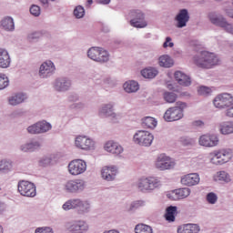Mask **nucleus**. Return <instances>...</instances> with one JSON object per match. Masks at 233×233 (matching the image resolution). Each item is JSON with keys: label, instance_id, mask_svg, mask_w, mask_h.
I'll list each match as a JSON object with an SVG mask.
<instances>
[{"label": "nucleus", "instance_id": "nucleus-1", "mask_svg": "<svg viewBox=\"0 0 233 233\" xmlns=\"http://www.w3.org/2000/svg\"><path fill=\"white\" fill-rule=\"evenodd\" d=\"M193 61L198 68H212L215 65L219 63V58L214 53L208 51H202L199 55H196Z\"/></svg>", "mask_w": 233, "mask_h": 233}, {"label": "nucleus", "instance_id": "nucleus-2", "mask_svg": "<svg viewBox=\"0 0 233 233\" xmlns=\"http://www.w3.org/2000/svg\"><path fill=\"white\" fill-rule=\"evenodd\" d=\"M187 107V103L177 102V106L169 107L164 114V119L167 123H172V121H179L183 119L185 116L183 114L185 108Z\"/></svg>", "mask_w": 233, "mask_h": 233}, {"label": "nucleus", "instance_id": "nucleus-3", "mask_svg": "<svg viewBox=\"0 0 233 233\" xmlns=\"http://www.w3.org/2000/svg\"><path fill=\"white\" fill-rule=\"evenodd\" d=\"M161 181L154 177H142L138 179L137 188L140 192H152L156 188H159Z\"/></svg>", "mask_w": 233, "mask_h": 233}, {"label": "nucleus", "instance_id": "nucleus-4", "mask_svg": "<svg viewBox=\"0 0 233 233\" xmlns=\"http://www.w3.org/2000/svg\"><path fill=\"white\" fill-rule=\"evenodd\" d=\"M87 57L96 63H108L110 61V54L103 47L93 46L87 50Z\"/></svg>", "mask_w": 233, "mask_h": 233}, {"label": "nucleus", "instance_id": "nucleus-5", "mask_svg": "<svg viewBox=\"0 0 233 233\" xmlns=\"http://www.w3.org/2000/svg\"><path fill=\"white\" fill-rule=\"evenodd\" d=\"M208 17L212 25H215V26H219L220 28H223L225 32H228V34H231L233 35V25L228 23L227 21V18L223 16V15H219L217 13H210L208 15Z\"/></svg>", "mask_w": 233, "mask_h": 233}, {"label": "nucleus", "instance_id": "nucleus-6", "mask_svg": "<svg viewBox=\"0 0 233 233\" xmlns=\"http://www.w3.org/2000/svg\"><path fill=\"white\" fill-rule=\"evenodd\" d=\"M64 210H72V208H77L80 214L90 212V203L88 201H83L79 198L67 200L63 206Z\"/></svg>", "mask_w": 233, "mask_h": 233}, {"label": "nucleus", "instance_id": "nucleus-7", "mask_svg": "<svg viewBox=\"0 0 233 233\" xmlns=\"http://www.w3.org/2000/svg\"><path fill=\"white\" fill-rule=\"evenodd\" d=\"M210 163L213 165H225L232 159V150L222 149L220 151H215L209 154Z\"/></svg>", "mask_w": 233, "mask_h": 233}, {"label": "nucleus", "instance_id": "nucleus-8", "mask_svg": "<svg viewBox=\"0 0 233 233\" xmlns=\"http://www.w3.org/2000/svg\"><path fill=\"white\" fill-rule=\"evenodd\" d=\"M133 141L140 147H150L154 141V135L148 131L138 130L135 133Z\"/></svg>", "mask_w": 233, "mask_h": 233}, {"label": "nucleus", "instance_id": "nucleus-9", "mask_svg": "<svg viewBox=\"0 0 233 233\" xmlns=\"http://www.w3.org/2000/svg\"><path fill=\"white\" fill-rule=\"evenodd\" d=\"M64 188L68 194H81L86 188V182L83 179L69 180L66 182Z\"/></svg>", "mask_w": 233, "mask_h": 233}, {"label": "nucleus", "instance_id": "nucleus-10", "mask_svg": "<svg viewBox=\"0 0 233 233\" xmlns=\"http://www.w3.org/2000/svg\"><path fill=\"white\" fill-rule=\"evenodd\" d=\"M213 105L216 108H228L233 105V96L229 93H222L217 96L213 100Z\"/></svg>", "mask_w": 233, "mask_h": 233}, {"label": "nucleus", "instance_id": "nucleus-11", "mask_svg": "<svg viewBox=\"0 0 233 233\" xmlns=\"http://www.w3.org/2000/svg\"><path fill=\"white\" fill-rule=\"evenodd\" d=\"M18 192L21 196L25 198H35L37 192L35 191V185L26 180L18 182Z\"/></svg>", "mask_w": 233, "mask_h": 233}, {"label": "nucleus", "instance_id": "nucleus-12", "mask_svg": "<svg viewBox=\"0 0 233 233\" xmlns=\"http://www.w3.org/2000/svg\"><path fill=\"white\" fill-rule=\"evenodd\" d=\"M50 130H52V124L46 120L36 122L27 127L28 134H46Z\"/></svg>", "mask_w": 233, "mask_h": 233}, {"label": "nucleus", "instance_id": "nucleus-13", "mask_svg": "<svg viewBox=\"0 0 233 233\" xmlns=\"http://www.w3.org/2000/svg\"><path fill=\"white\" fill-rule=\"evenodd\" d=\"M53 88L56 92H68L72 88V79L66 76L57 77L53 82Z\"/></svg>", "mask_w": 233, "mask_h": 233}, {"label": "nucleus", "instance_id": "nucleus-14", "mask_svg": "<svg viewBox=\"0 0 233 233\" xmlns=\"http://www.w3.org/2000/svg\"><path fill=\"white\" fill-rule=\"evenodd\" d=\"M68 171L71 176H79L86 172V162L82 159L72 160L68 165Z\"/></svg>", "mask_w": 233, "mask_h": 233}, {"label": "nucleus", "instance_id": "nucleus-15", "mask_svg": "<svg viewBox=\"0 0 233 233\" xmlns=\"http://www.w3.org/2000/svg\"><path fill=\"white\" fill-rule=\"evenodd\" d=\"M54 72H56L54 62L47 60L40 66L38 75L41 79H46L54 76Z\"/></svg>", "mask_w": 233, "mask_h": 233}, {"label": "nucleus", "instance_id": "nucleus-16", "mask_svg": "<svg viewBox=\"0 0 233 233\" xmlns=\"http://www.w3.org/2000/svg\"><path fill=\"white\" fill-rule=\"evenodd\" d=\"M75 145L77 148H81V150H94L96 148V142L85 136H78L76 138Z\"/></svg>", "mask_w": 233, "mask_h": 233}, {"label": "nucleus", "instance_id": "nucleus-17", "mask_svg": "<svg viewBox=\"0 0 233 233\" xmlns=\"http://www.w3.org/2000/svg\"><path fill=\"white\" fill-rule=\"evenodd\" d=\"M156 167L158 170H170L176 167V163L165 154H161L157 157Z\"/></svg>", "mask_w": 233, "mask_h": 233}, {"label": "nucleus", "instance_id": "nucleus-18", "mask_svg": "<svg viewBox=\"0 0 233 233\" xmlns=\"http://www.w3.org/2000/svg\"><path fill=\"white\" fill-rule=\"evenodd\" d=\"M68 232L84 233L88 230V224L83 220H75L66 224Z\"/></svg>", "mask_w": 233, "mask_h": 233}, {"label": "nucleus", "instance_id": "nucleus-19", "mask_svg": "<svg viewBox=\"0 0 233 233\" xmlns=\"http://www.w3.org/2000/svg\"><path fill=\"white\" fill-rule=\"evenodd\" d=\"M175 21L177 22V28H185V26H187V23L190 21L188 9H180L175 16Z\"/></svg>", "mask_w": 233, "mask_h": 233}, {"label": "nucleus", "instance_id": "nucleus-20", "mask_svg": "<svg viewBox=\"0 0 233 233\" xmlns=\"http://www.w3.org/2000/svg\"><path fill=\"white\" fill-rule=\"evenodd\" d=\"M199 145L201 147H218V143H219V138L218 135H202L198 140Z\"/></svg>", "mask_w": 233, "mask_h": 233}, {"label": "nucleus", "instance_id": "nucleus-21", "mask_svg": "<svg viewBox=\"0 0 233 233\" xmlns=\"http://www.w3.org/2000/svg\"><path fill=\"white\" fill-rule=\"evenodd\" d=\"M101 176L105 181H115L117 176V167L115 166H106L101 170Z\"/></svg>", "mask_w": 233, "mask_h": 233}, {"label": "nucleus", "instance_id": "nucleus-22", "mask_svg": "<svg viewBox=\"0 0 233 233\" xmlns=\"http://www.w3.org/2000/svg\"><path fill=\"white\" fill-rule=\"evenodd\" d=\"M199 175L198 173H191L184 176L181 178L182 185L186 187H195V185H199Z\"/></svg>", "mask_w": 233, "mask_h": 233}, {"label": "nucleus", "instance_id": "nucleus-23", "mask_svg": "<svg viewBox=\"0 0 233 233\" xmlns=\"http://www.w3.org/2000/svg\"><path fill=\"white\" fill-rule=\"evenodd\" d=\"M99 116H102V117H112L113 119H116L117 115L114 112V105L104 104L99 109Z\"/></svg>", "mask_w": 233, "mask_h": 233}, {"label": "nucleus", "instance_id": "nucleus-24", "mask_svg": "<svg viewBox=\"0 0 233 233\" xmlns=\"http://www.w3.org/2000/svg\"><path fill=\"white\" fill-rule=\"evenodd\" d=\"M42 147L41 141L31 140L20 147L22 152H35V150H40Z\"/></svg>", "mask_w": 233, "mask_h": 233}, {"label": "nucleus", "instance_id": "nucleus-25", "mask_svg": "<svg viewBox=\"0 0 233 233\" xmlns=\"http://www.w3.org/2000/svg\"><path fill=\"white\" fill-rule=\"evenodd\" d=\"M172 194H174L175 197L168 194L167 198L169 199H185V198H188L190 196V188L182 187V188L175 189L172 192Z\"/></svg>", "mask_w": 233, "mask_h": 233}, {"label": "nucleus", "instance_id": "nucleus-26", "mask_svg": "<svg viewBox=\"0 0 233 233\" xmlns=\"http://www.w3.org/2000/svg\"><path fill=\"white\" fill-rule=\"evenodd\" d=\"M12 63L10 54L5 48H0V68H9Z\"/></svg>", "mask_w": 233, "mask_h": 233}, {"label": "nucleus", "instance_id": "nucleus-27", "mask_svg": "<svg viewBox=\"0 0 233 233\" xmlns=\"http://www.w3.org/2000/svg\"><path fill=\"white\" fill-rule=\"evenodd\" d=\"M104 148L106 152H110V154H115L116 156H119L123 152V147L114 141L106 143Z\"/></svg>", "mask_w": 233, "mask_h": 233}, {"label": "nucleus", "instance_id": "nucleus-28", "mask_svg": "<svg viewBox=\"0 0 233 233\" xmlns=\"http://www.w3.org/2000/svg\"><path fill=\"white\" fill-rule=\"evenodd\" d=\"M201 228L198 224H184L177 228V233H199Z\"/></svg>", "mask_w": 233, "mask_h": 233}, {"label": "nucleus", "instance_id": "nucleus-29", "mask_svg": "<svg viewBox=\"0 0 233 233\" xmlns=\"http://www.w3.org/2000/svg\"><path fill=\"white\" fill-rule=\"evenodd\" d=\"M174 76L178 85H181L182 86H190V85H192V81L190 80L189 76L183 72L177 71L175 72Z\"/></svg>", "mask_w": 233, "mask_h": 233}, {"label": "nucleus", "instance_id": "nucleus-30", "mask_svg": "<svg viewBox=\"0 0 233 233\" xmlns=\"http://www.w3.org/2000/svg\"><path fill=\"white\" fill-rule=\"evenodd\" d=\"M26 97H27L26 94L25 93L15 94L8 98L9 105H12V106H16V105H21V103H24Z\"/></svg>", "mask_w": 233, "mask_h": 233}, {"label": "nucleus", "instance_id": "nucleus-31", "mask_svg": "<svg viewBox=\"0 0 233 233\" xmlns=\"http://www.w3.org/2000/svg\"><path fill=\"white\" fill-rule=\"evenodd\" d=\"M1 26L5 32H14L15 30V24H14V18L6 16L1 21Z\"/></svg>", "mask_w": 233, "mask_h": 233}, {"label": "nucleus", "instance_id": "nucleus-32", "mask_svg": "<svg viewBox=\"0 0 233 233\" xmlns=\"http://www.w3.org/2000/svg\"><path fill=\"white\" fill-rule=\"evenodd\" d=\"M177 213V207L169 206L166 208L165 219L168 223H174L176 221V214Z\"/></svg>", "mask_w": 233, "mask_h": 233}, {"label": "nucleus", "instance_id": "nucleus-33", "mask_svg": "<svg viewBox=\"0 0 233 233\" xmlns=\"http://www.w3.org/2000/svg\"><path fill=\"white\" fill-rule=\"evenodd\" d=\"M124 90L127 94H134L139 90V83L130 80L124 84Z\"/></svg>", "mask_w": 233, "mask_h": 233}, {"label": "nucleus", "instance_id": "nucleus-34", "mask_svg": "<svg viewBox=\"0 0 233 233\" xmlns=\"http://www.w3.org/2000/svg\"><path fill=\"white\" fill-rule=\"evenodd\" d=\"M220 133L224 136H228V134H233V122H222L219 124Z\"/></svg>", "mask_w": 233, "mask_h": 233}, {"label": "nucleus", "instance_id": "nucleus-35", "mask_svg": "<svg viewBox=\"0 0 233 233\" xmlns=\"http://www.w3.org/2000/svg\"><path fill=\"white\" fill-rule=\"evenodd\" d=\"M159 74V71L156 69V67H147L141 71V76L145 77V79H154Z\"/></svg>", "mask_w": 233, "mask_h": 233}, {"label": "nucleus", "instance_id": "nucleus-36", "mask_svg": "<svg viewBox=\"0 0 233 233\" xmlns=\"http://www.w3.org/2000/svg\"><path fill=\"white\" fill-rule=\"evenodd\" d=\"M143 128H156L157 127V121L152 116H146L142 118Z\"/></svg>", "mask_w": 233, "mask_h": 233}, {"label": "nucleus", "instance_id": "nucleus-37", "mask_svg": "<svg viewBox=\"0 0 233 233\" xmlns=\"http://www.w3.org/2000/svg\"><path fill=\"white\" fill-rule=\"evenodd\" d=\"M158 63H159V66H163L164 68H170L171 66H174V61L167 55L161 56L158 58Z\"/></svg>", "mask_w": 233, "mask_h": 233}, {"label": "nucleus", "instance_id": "nucleus-38", "mask_svg": "<svg viewBox=\"0 0 233 233\" xmlns=\"http://www.w3.org/2000/svg\"><path fill=\"white\" fill-rule=\"evenodd\" d=\"M135 233H154L152 227L146 224H137L135 227Z\"/></svg>", "mask_w": 233, "mask_h": 233}, {"label": "nucleus", "instance_id": "nucleus-39", "mask_svg": "<svg viewBox=\"0 0 233 233\" xmlns=\"http://www.w3.org/2000/svg\"><path fill=\"white\" fill-rule=\"evenodd\" d=\"M12 170V162L8 160H1L0 161V174H6V172H10Z\"/></svg>", "mask_w": 233, "mask_h": 233}, {"label": "nucleus", "instance_id": "nucleus-40", "mask_svg": "<svg viewBox=\"0 0 233 233\" xmlns=\"http://www.w3.org/2000/svg\"><path fill=\"white\" fill-rule=\"evenodd\" d=\"M163 97L166 103H176V99H177V95L174 92H164Z\"/></svg>", "mask_w": 233, "mask_h": 233}, {"label": "nucleus", "instance_id": "nucleus-41", "mask_svg": "<svg viewBox=\"0 0 233 233\" xmlns=\"http://www.w3.org/2000/svg\"><path fill=\"white\" fill-rule=\"evenodd\" d=\"M73 15L76 19H83V17H85V7L82 5L76 6L73 11Z\"/></svg>", "mask_w": 233, "mask_h": 233}, {"label": "nucleus", "instance_id": "nucleus-42", "mask_svg": "<svg viewBox=\"0 0 233 233\" xmlns=\"http://www.w3.org/2000/svg\"><path fill=\"white\" fill-rule=\"evenodd\" d=\"M179 141L183 147H192L196 143V140L190 137H181Z\"/></svg>", "mask_w": 233, "mask_h": 233}, {"label": "nucleus", "instance_id": "nucleus-43", "mask_svg": "<svg viewBox=\"0 0 233 233\" xmlns=\"http://www.w3.org/2000/svg\"><path fill=\"white\" fill-rule=\"evenodd\" d=\"M41 37H43V34L40 32H33L27 35V41H29V43H35L39 41Z\"/></svg>", "mask_w": 233, "mask_h": 233}, {"label": "nucleus", "instance_id": "nucleus-44", "mask_svg": "<svg viewBox=\"0 0 233 233\" xmlns=\"http://www.w3.org/2000/svg\"><path fill=\"white\" fill-rule=\"evenodd\" d=\"M130 25L135 28H145L147 26V22L145 21V19H142V20L131 19Z\"/></svg>", "mask_w": 233, "mask_h": 233}, {"label": "nucleus", "instance_id": "nucleus-45", "mask_svg": "<svg viewBox=\"0 0 233 233\" xmlns=\"http://www.w3.org/2000/svg\"><path fill=\"white\" fill-rule=\"evenodd\" d=\"M10 85V80H8V76L5 74L0 75V90H5L6 86Z\"/></svg>", "mask_w": 233, "mask_h": 233}, {"label": "nucleus", "instance_id": "nucleus-46", "mask_svg": "<svg viewBox=\"0 0 233 233\" xmlns=\"http://www.w3.org/2000/svg\"><path fill=\"white\" fill-rule=\"evenodd\" d=\"M206 199L209 205H216L218 203V195L214 192H209L207 194Z\"/></svg>", "mask_w": 233, "mask_h": 233}, {"label": "nucleus", "instance_id": "nucleus-47", "mask_svg": "<svg viewBox=\"0 0 233 233\" xmlns=\"http://www.w3.org/2000/svg\"><path fill=\"white\" fill-rule=\"evenodd\" d=\"M131 17L132 19H136V21H143V19H145V15L141 10H133L131 11Z\"/></svg>", "mask_w": 233, "mask_h": 233}, {"label": "nucleus", "instance_id": "nucleus-48", "mask_svg": "<svg viewBox=\"0 0 233 233\" xmlns=\"http://www.w3.org/2000/svg\"><path fill=\"white\" fill-rule=\"evenodd\" d=\"M198 95L199 96H210V94H212V89H210V87L208 86H201L198 89Z\"/></svg>", "mask_w": 233, "mask_h": 233}, {"label": "nucleus", "instance_id": "nucleus-49", "mask_svg": "<svg viewBox=\"0 0 233 233\" xmlns=\"http://www.w3.org/2000/svg\"><path fill=\"white\" fill-rule=\"evenodd\" d=\"M52 163V158L49 157H43L38 160L39 167H48Z\"/></svg>", "mask_w": 233, "mask_h": 233}, {"label": "nucleus", "instance_id": "nucleus-50", "mask_svg": "<svg viewBox=\"0 0 233 233\" xmlns=\"http://www.w3.org/2000/svg\"><path fill=\"white\" fill-rule=\"evenodd\" d=\"M218 180L219 181H225L226 183L230 182V175L225 171H220L218 173Z\"/></svg>", "mask_w": 233, "mask_h": 233}, {"label": "nucleus", "instance_id": "nucleus-51", "mask_svg": "<svg viewBox=\"0 0 233 233\" xmlns=\"http://www.w3.org/2000/svg\"><path fill=\"white\" fill-rule=\"evenodd\" d=\"M30 14H32V15H35V17H39V15H41V7H39L38 5H33L30 7Z\"/></svg>", "mask_w": 233, "mask_h": 233}, {"label": "nucleus", "instance_id": "nucleus-52", "mask_svg": "<svg viewBox=\"0 0 233 233\" xmlns=\"http://www.w3.org/2000/svg\"><path fill=\"white\" fill-rule=\"evenodd\" d=\"M71 110H83L85 108V103L77 102L70 105Z\"/></svg>", "mask_w": 233, "mask_h": 233}, {"label": "nucleus", "instance_id": "nucleus-53", "mask_svg": "<svg viewBox=\"0 0 233 233\" xmlns=\"http://www.w3.org/2000/svg\"><path fill=\"white\" fill-rule=\"evenodd\" d=\"M139 207H145L144 200H136L130 206V210H134V208H139Z\"/></svg>", "mask_w": 233, "mask_h": 233}, {"label": "nucleus", "instance_id": "nucleus-54", "mask_svg": "<svg viewBox=\"0 0 233 233\" xmlns=\"http://www.w3.org/2000/svg\"><path fill=\"white\" fill-rule=\"evenodd\" d=\"M35 233H54L52 228H38L35 229Z\"/></svg>", "mask_w": 233, "mask_h": 233}, {"label": "nucleus", "instance_id": "nucleus-55", "mask_svg": "<svg viewBox=\"0 0 233 233\" xmlns=\"http://www.w3.org/2000/svg\"><path fill=\"white\" fill-rule=\"evenodd\" d=\"M170 41H172V38L170 36H167L163 44V48H167V46H169V48H172L174 46V43Z\"/></svg>", "mask_w": 233, "mask_h": 233}, {"label": "nucleus", "instance_id": "nucleus-56", "mask_svg": "<svg viewBox=\"0 0 233 233\" xmlns=\"http://www.w3.org/2000/svg\"><path fill=\"white\" fill-rule=\"evenodd\" d=\"M68 101H71L72 103H76V101H79V96L76 94L70 95L68 96Z\"/></svg>", "mask_w": 233, "mask_h": 233}, {"label": "nucleus", "instance_id": "nucleus-57", "mask_svg": "<svg viewBox=\"0 0 233 233\" xmlns=\"http://www.w3.org/2000/svg\"><path fill=\"white\" fill-rule=\"evenodd\" d=\"M227 117H233V106L226 110Z\"/></svg>", "mask_w": 233, "mask_h": 233}, {"label": "nucleus", "instance_id": "nucleus-58", "mask_svg": "<svg viewBox=\"0 0 233 233\" xmlns=\"http://www.w3.org/2000/svg\"><path fill=\"white\" fill-rule=\"evenodd\" d=\"M204 123L201 120H196L193 122V127H203Z\"/></svg>", "mask_w": 233, "mask_h": 233}, {"label": "nucleus", "instance_id": "nucleus-59", "mask_svg": "<svg viewBox=\"0 0 233 233\" xmlns=\"http://www.w3.org/2000/svg\"><path fill=\"white\" fill-rule=\"evenodd\" d=\"M6 210V205L0 201V214H3Z\"/></svg>", "mask_w": 233, "mask_h": 233}, {"label": "nucleus", "instance_id": "nucleus-60", "mask_svg": "<svg viewBox=\"0 0 233 233\" xmlns=\"http://www.w3.org/2000/svg\"><path fill=\"white\" fill-rule=\"evenodd\" d=\"M110 1L111 0H96V3H98V5H110Z\"/></svg>", "mask_w": 233, "mask_h": 233}, {"label": "nucleus", "instance_id": "nucleus-61", "mask_svg": "<svg viewBox=\"0 0 233 233\" xmlns=\"http://www.w3.org/2000/svg\"><path fill=\"white\" fill-rule=\"evenodd\" d=\"M226 14L233 19V9H226Z\"/></svg>", "mask_w": 233, "mask_h": 233}, {"label": "nucleus", "instance_id": "nucleus-62", "mask_svg": "<svg viewBox=\"0 0 233 233\" xmlns=\"http://www.w3.org/2000/svg\"><path fill=\"white\" fill-rule=\"evenodd\" d=\"M102 32L108 34V32H110V28L107 25H102Z\"/></svg>", "mask_w": 233, "mask_h": 233}, {"label": "nucleus", "instance_id": "nucleus-63", "mask_svg": "<svg viewBox=\"0 0 233 233\" xmlns=\"http://www.w3.org/2000/svg\"><path fill=\"white\" fill-rule=\"evenodd\" d=\"M91 5H94V0H87L86 6H91Z\"/></svg>", "mask_w": 233, "mask_h": 233}, {"label": "nucleus", "instance_id": "nucleus-64", "mask_svg": "<svg viewBox=\"0 0 233 233\" xmlns=\"http://www.w3.org/2000/svg\"><path fill=\"white\" fill-rule=\"evenodd\" d=\"M42 5H48V0H40Z\"/></svg>", "mask_w": 233, "mask_h": 233}]
</instances>
